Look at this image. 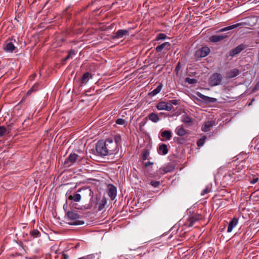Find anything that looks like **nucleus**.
Here are the masks:
<instances>
[{"mask_svg": "<svg viewBox=\"0 0 259 259\" xmlns=\"http://www.w3.org/2000/svg\"><path fill=\"white\" fill-rule=\"evenodd\" d=\"M67 220L70 221L68 223L70 225H81L84 223V222L80 220V214L76 211H68L66 213Z\"/></svg>", "mask_w": 259, "mask_h": 259, "instance_id": "f257e3e1", "label": "nucleus"}, {"mask_svg": "<svg viewBox=\"0 0 259 259\" xmlns=\"http://www.w3.org/2000/svg\"><path fill=\"white\" fill-rule=\"evenodd\" d=\"M10 133V128L5 127L3 126H0V137H3L5 135H8Z\"/></svg>", "mask_w": 259, "mask_h": 259, "instance_id": "5701e85b", "label": "nucleus"}, {"mask_svg": "<svg viewBox=\"0 0 259 259\" xmlns=\"http://www.w3.org/2000/svg\"><path fill=\"white\" fill-rule=\"evenodd\" d=\"M128 35V31L125 29L118 30L113 36V39H119L123 37L124 35Z\"/></svg>", "mask_w": 259, "mask_h": 259, "instance_id": "9d476101", "label": "nucleus"}, {"mask_svg": "<svg viewBox=\"0 0 259 259\" xmlns=\"http://www.w3.org/2000/svg\"><path fill=\"white\" fill-rule=\"evenodd\" d=\"M166 38V35L164 33H159L157 36V40L165 39Z\"/></svg>", "mask_w": 259, "mask_h": 259, "instance_id": "79ce46f5", "label": "nucleus"}, {"mask_svg": "<svg viewBox=\"0 0 259 259\" xmlns=\"http://www.w3.org/2000/svg\"><path fill=\"white\" fill-rule=\"evenodd\" d=\"M30 234L33 238L40 236V233L37 230H33L30 232Z\"/></svg>", "mask_w": 259, "mask_h": 259, "instance_id": "7c9ffc66", "label": "nucleus"}, {"mask_svg": "<svg viewBox=\"0 0 259 259\" xmlns=\"http://www.w3.org/2000/svg\"><path fill=\"white\" fill-rule=\"evenodd\" d=\"M153 163L152 162H147L145 163V167H148V166H150L151 165H152Z\"/></svg>", "mask_w": 259, "mask_h": 259, "instance_id": "09e8293b", "label": "nucleus"}, {"mask_svg": "<svg viewBox=\"0 0 259 259\" xmlns=\"http://www.w3.org/2000/svg\"><path fill=\"white\" fill-rule=\"evenodd\" d=\"M90 76V73L89 72L84 73L81 77V83L86 84L89 79Z\"/></svg>", "mask_w": 259, "mask_h": 259, "instance_id": "cd10ccee", "label": "nucleus"}, {"mask_svg": "<svg viewBox=\"0 0 259 259\" xmlns=\"http://www.w3.org/2000/svg\"><path fill=\"white\" fill-rule=\"evenodd\" d=\"M258 181V178L257 177L253 178L252 180H251L250 183L252 184L256 183Z\"/></svg>", "mask_w": 259, "mask_h": 259, "instance_id": "de8ad7c7", "label": "nucleus"}, {"mask_svg": "<svg viewBox=\"0 0 259 259\" xmlns=\"http://www.w3.org/2000/svg\"><path fill=\"white\" fill-rule=\"evenodd\" d=\"M75 52L74 51L71 50L69 52V53L68 55L66 56L65 58H64V61H66L67 60L69 59L70 58H72V56H74L75 55Z\"/></svg>", "mask_w": 259, "mask_h": 259, "instance_id": "473e14b6", "label": "nucleus"}, {"mask_svg": "<svg viewBox=\"0 0 259 259\" xmlns=\"http://www.w3.org/2000/svg\"><path fill=\"white\" fill-rule=\"evenodd\" d=\"M114 142L117 143V147H118V145L120 143L121 138L119 136H116L114 138V140H113Z\"/></svg>", "mask_w": 259, "mask_h": 259, "instance_id": "37998d69", "label": "nucleus"}, {"mask_svg": "<svg viewBox=\"0 0 259 259\" xmlns=\"http://www.w3.org/2000/svg\"><path fill=\"white\" fill-rule=\"evenodd\" d=\"M170 103H171V105H177L178 104V101L177 100H171L169 101Z\"/></svg>", "mask_w": 259, "mask_h": 259, "instance_id": "49530a36", "label": "nucleus"}, {"mask_svg": "<svg viewBox=\"0 0 259 259\" xmlns=\"http://www.w3.org/2000/svg\"><path fill=\"white\" fill-rule=\"evenodd\" d=\"M222 80V75L218 73H213L209 78V84L211 87L219 85Z\"/></svg>", "mask_w": 259, "mask_h": 259, "instance_id": "20e7f679", "label": "nucleus"}, {"mask_svg": "<svg viewBox=\"0 0 259 259\" xmlns=\"http://www.w3.org/2000/svg\"><path fill=\"white\" fill-rule=\"evenodd\" d=\"M181 63H180V62H179L177 64V66L175 69V71L176 72L177 74L179 73V72L180 70L181 69Z\"/></svg>", "mask_w": 259, "mask_h": 259, "instance_id": "a18cd8bd", "label": "nucleus"}, {"mask_svg": "<svg viewBox=\"0 0 259 259\" xmlns=\"http://www.w3.org/2000/svg\"><path fill=\"white\" fill-rule=\"evenodd\" d=\"M185 81L189 84H195L197 82V80L195 78L186 77L185 79Z\"/></svg>", "mask_w": 259, "mask_h": 259, "instance_id": "72a5a7b5", "label": "nucleus"}, {"mask_svg": "<svg viewBox=\"0 0 259 259\" xmlns=\"http://www.w3.org/2000/svg\"><path fill=\"white\" fill-rule=\"evenodd\" d=\"M229 36L227 34H223L220 35H213L209 37V40L212 42H217L221 41Z\"/></svg>", "mask_w": 259, "mask_h": 259, "instance_id": "0eeeda50", "label": "nucleus"}, {"mask_svg": "<svg viewBox=\"0 0 259 259\" xmlns=\"http://www.w3.org/2000/svg\"><path fill=\"white\" fill-rule=\"evenodd\" d=\"M38 84H34L32 88L27 92V95H30L33 91H36L38 89Z\"/></svg>", "mask_w": 259, "mask_h": 259, "instance_id": "e433bc0d", "label": "nucleus"}, {"mask_svg": "<svg viewBox=\"0 0 259 259\" xmlns=\"http://www.w3.org/2000/svg\"><path fill=\"white\" fill-rule=\"evenodd\" d=\"M79 259H89V255L81 257L79 258Z\"/></svg>", "mask_w": 259, "mask_h": 259, "instance_id": "3c124183", "label": "nucleus"}, {"mask_svg": "<svg viewBox=\"0 0 259 259\" xmlns=\"http://www.w3.org/2000/svg\"><path fill=\"white\" fill-rule=\"evenodd\" d=\"M167 146L165 144H162L159 145L158 149V152L159 154L166 155L168 153Z\"/></svg>", "mask_w": 259, "mask_h": 259, "instance_id": "f3484780", "label": "nucleus"}, {"mask_svg": "<svg viewBox=\"0 0 259 259\" xmlns=\"http://www.w3.org/2000/svg\"><path fill=\"white\" fill-rule=\"evenodd\" d=\"M109 155H112L118 151L117 144L112 139H107L105 141Z\"/></svg>", "mask_w": 259, "mask_h": 259, "instance_id": "7ed1b4c3", "label": "nucleus"}, {"mask_svg": "<svg viewBox=\"0 0 259 259\" xmlns=\"http://www.w3.org/2000/svg\"><path fill=\"white\" fill-rule=\"evenodd\" d=\"M77 192H81L82 195L85 196L89 195V196L92 197L93 196V192L89 187H83L80 189H79L77 191Z\"/></svg>", "mask_w": 259, "mask_h": 259, "instance_id": "ddd939ff", "label": "nucleus"}, {"mask_svg": "<svg viewBox=\"0 0 259 259\" xmlns=\"http://www.w3.org/2000/svg\"><path fill=\"white\" fill-rule=\"evenodd\" d=\"M15 48V47L14 46V44L11 42H8L5 47V50H6V51L10 52H13Z\"/></svg>", "mask_w": 259, "mask_h": 259, "instance_id": "c85d7f7f", "label": "nucleus"}, {"mask_svg": "<svg viewBox=\"0 0 259 259\" xmlns=\"http://www.w3.org/2000/svg\"><path fill=\"white\" fill-rule=\"evenodd\" d=\"M125 120L122 118H118L116 120V123L119 125H123L125 123Z\"/></svg>", "mask_w": 259, "mask_h": 259, "instance_id": "c03bdc74", "label": "nucleus"}, {"mask_svg": "<svg viewBox=\"0 0 259 259\" xmlns=\"http://www.w3.org/2000/svg\"><path fill=\"white\" fill-rule=\"evenodd\" d=\"M182 122L191 125L193 122V119L188 115H184L182 117Z\"/></svg>", "mask_w": 259, "mask_h": 259, "instance_id": "bb28decb", "label": "nucleus"}, {"mask_svg": "<svg viewBox=\"0 0 259 259\" xmlns=\"http://www.w3.org/2000/svg\"><path fill=\"white\" fill-rule=\"evenodd\" d=\"M165 108L166 111H170L174 109V107L172 105H171V103H170L169 102H166V106Z\"/></svg>", "mask_w": 259, "mask_h": 259, "instance_id": "f704fd0d", "label": "nucleus"}, {"mask_svg": "<svg viewBox=\"0 0 259 259\" xmlns=\"http://www.w3.org/2000/svg\"><path fill=\"white\" fill-rule=\"evenodd\" d=\"M79 156L75 153L71 154L65 160V163L69 164L70 165L77 160Z\"/></svg>", "mask_w": 259, "mask_h": 259, "instance_id": "9b49d317", "label": "nucleus"}, {"mask_svg": "<svg viewBox=\"0 0 259 259\" xmlns=\"http://www.w3.org/2000/svg\"><path fill=\"white\" fill-rule=\"evenodd\" d=\"M106 203L107 200L106 198L103 197L101 200H99L98 202L96 203V208H97L98 210L100 211L105 207Z\"/></svg>", "mask_w": 259, "mask_h": 259, "instance_id": "2eb2a0df", "label": "nucleus"}, {"mask_svg": "<svg viewBox=\"0 0 259 259\" xmlns=\"http://www.w3.org/2000/svg\"><path fill=\"white\" fill-rule=\"evenodd\" d=\"M69 200H74L75 202H79L81 200V195L78 193H74L68 197Z\"/></svg>", "mask_w": 259, "mask_h": 259, "instance_id": "4be33fe9", "label": "nucleus"}, {"mask_svg": "<svg viewBox=\"0 0 259 259\" xmlns=\"http://www.w3.org/2000/svg\"><path fill=\"white\" fill-rule=\"evenodd\" d=\"M210 191V187L209 186L206 187V188L202 191L201 195L203 196Z\"/></svg>", "mask_w": 259, "mask_h": 259, "instance_id": "ea45409f", "label": "nucleus"}, {"mask_svg": "<svg viewBox=\"0 0 259 259\" xmlns=\"http://www.w3.org/2000/svg\"><path fill=\"white\" fill-rule=\"evenodd\" d=\"M163 85L162 83H159L157 88L149 93V95L151 96H155L158 94L161 90Z\"/></svg>", "mask_w": 259, "mask_h": 259, "instance_id": "b1692460", "label": "nucleus"}, {"mask_svg": "<svg viewBox=\"0 0 259 259\" xmlns=\"http://www.w3.org/2000/svg\"><path fill=\"white\" fill-rule=\"evenodd\" d=\"M150 184L154 188H157L160 185V183L159 181H152Z\"/></svg>", "mask_w": 259, "mask_h": 259, "instance_id": "a19ab883", "label": "nucleus"}, {"mask_svg": "<svg viewBox=\"0 0 259 259\" xmlns=\"http://www.w3.org/2000/svg\"><path fill=\"white\" fill-rule=\"evenodd\" d=\"M246 24V23H245V22L238 23L237 24H233V25H230L229 26H227V27L223 28L220 29L218 31V32H224V31H226L230 30L235 29L236 28H237L238 27L245 25Z\"/></svg>", "mask_w": 259, "mask_h": 259, "instance_id": "1a4fd4ad", "label": "nucleus"}, {"mask_svg": "<svg viewBox=\"0 0 259 259\" xmlns=\"http://www.w3.org/2000/svg\"><path fill=\"white\" fill-rule=\"evenodd\" d=\"M238 223V220L236 218H233L229 222L228 229L227 232L230 233L233 229L236 226Z\"/></svg>", "mask_w": 259, "mask_h": 259, "instance_id": "4468645a", "label": "nucleus"}, {"mask_svg": "<svg viewBox=\"0 0 259 259\" xmlns=\"http://www.w3.org/2000/svg\"><path fill=\"white\" fill-rule=\"evenodd\" d=\"M239 70L237 69H233L227 73L226 76L228 78H233L239 74Z\"/></svg>", "mask_w": 259, "mask_h": 259, "instance_id": "a211bd4d", "label": "nucleus"}, {"mask_svg": "<svg viewBox=\"0 0 259 259\" xmlns=\"http://www.w3.org/2000/svg\"><path fill=\"white\" fill-rule=\"evenodd\" d=\"M201 219V216L199 214H195L190 217L188 220L187 225L189 227H192L196 222Z\"/></svg>", "mask_w": 259, "mask_h": 259, "instance_id": "6e6552de", "label": "nucleus"}, {"mask_svg": "<svg viewBox=\"0 0 259 259\" xmlns=\"http://www.w3.org/2000/svg\"><path fill=\"white\" fill-rule=\"evenodd\" d=\"M68 258H69V256H68V255L65 254H63L62 255V259H68Z\"/></svg>", "mask_w": 259, "mask_h": 259, "instance_id": "8fccbe9b", "label": "nucleus"}, {"mask_svg": "<svg viewBox=\"0 0 259 259\" xmlns=\"http://www.w3.org/2000/svg\"><path fill=\"white\" fill-rule=\"evenodd\" d=\"M199 97L206 102L213 103V102H215L217 101L216 98L206 96L203 95L200 93H199Z\"/></svg>", "mask_w": 259, "mask_h": 259, "instance_id": "aec40b11", "label": "nucleus"}, {"mask_svg": "<svg viewBox=\"0 0 259 259\" xmlns=\"http://www.w3.org/2000/svg\"><path fill=\"white\" fill-rule=\"evenodd\" d=\"M210 51V50L208 47H202L196 52L195 56L198 58L205 57L209 54Z\"/></svg>", "mask_w": 259, "mask_h": 259, "instance_id": "39448f33", "label": "nucleus"}, {"mask_svg": "<svg viewBox=\"0 0 259 259\" xmlns=\"http://www.w3.org/2000/svg\"><path fill=\"white\" fill-rule=\"evenodd\" d=\"M148 117L150 120L154 123L157 122L160 119L157 114L154 113L149 114Z\"/></svg>", "mask_w": 259, "mask_h": 259, "instance_id": "393cba45", "label": "nucleus"}, {"mask_svg": "<svg viewBox=\"0 0 259 259\" xmlns=\"http://www.w3.org/2000/svg\"><path fill=\"white\" fill-rule=\"evenodd\" d=\"M245 46L241 44L234 49H233L232 50H231L230 52V56H234L239 53H240L242 50H243L245 49Z\"/></svg>", "mask_w": 259, "mask_h": 259, "instance_id": "f8f14e48", "label": "nucleus"}, {"mask_svg": "<svg viewBox=\"0 0 259 259\" xmlns=\"http://www.w3.org/2000/svg\"><path fill=\"white\" fill-rule=\"evenodd\" d=\"M206 139L205 137H203L200 139L197 142V144L198 147H201L203 145L204 141Z\"/></svg>", "mask_w": 259, "mask_h": 259, "instance_id": "58836bf2", "label": "nucleus"}, {"mask_svg": "<svg viewBox=\"0 0 259 259\" xmlns=\"http://www.w3.org/2000/svg\"><path fill=\"white\" fill-rule=\"evenodd\" d=\"M165 102H160L156 105V108L158 110H165Z\"/></svg>", "mask_w": 259, "mask_h": 259, "instance_id": "c756f323", "label": "nucleus"}, {"mask_svg": "<svg viewBox=\"0 0 259 259\" xmlns=\"http://www.w3.org/2000/svg\"><path fill=\"white\" fill-rule=\"evenodd\" d=\"M170 46V44L168 42H165L161 45L158 46L156 48V50L157 52H160L163 49H168Z\"/></svg>", "mask_w": 259, "mask_h": 259, "instance_id": "6ab92c4d", "label": "nucleus"}, {"mask_svg": "<svg viewBox=\"0 0 259 259\" xmlns=\"http://www.w3.org/2000/svg\"><path fill=\"white\" fill-rule=\"evenodd\" d=\"M89 259H100V253L89 254Z\"/></svg>", "mask_w": 259, "mask_h": 259, "instance_id": "c9c22d12", "label": "nucleus"}, {"mask_svg": "<svg viewBox=\"0 0 259 259\" xmlns=\"http://www.w3.org/2000/svg\"><path fill=\"white\" fill-rule=\"evenodd\" d=\"M174 169V166L172 165H168L163 169L164 174L171 172Z\"/></svg>", "mask_w": 259, "mask_h": 259, "instance_id": "2f4dec72", "label": "nucleus"}, {"mask_svg": "<svg viewBox=\"0 0 259 259\" xmlns=\"http://www.w3.org/2000/svg\"><path fill=\"white\" fill-rule=\"evenodd\" d=\"M176 134L179 136H183L187 133L186 131L182 126H178L175 130Z\"/></svg>", "mask_w": 259, "mask_h": 259, "instance_id": "412c9836", "label": "nucleus"}, {"mask_svg": "<svg viewBox=\"0 0 259 259\" xmlns=\"http://www.w3.org/2000/svg\"><path fill=\"white\" fill-rule=\"evenodd\" d=\"M161 135L162 137L165 138L166 140H169L172 137L171 132L168 130L163 131Z\"/></svg>", "mask_w": 259, "mask_h": 259, "instance_id": "a878e982", "label": "nucleus"}, {"mask_svg": "<svg viewBox=\"0 0 259 259\" xmlns=\"http://www.w3.org/2000/svg\"><path fill=\"white\" fill-rule=\"evenodd\" d=\"M149 155V152L147 150H145L142 153V160H146Z\"/></svg>", "mask_w": 259, "mask_h": 259, "instance_id": "4c0bfd02", "label": "nucleus"}, {"mask_svg": "<svg viewBox=\"0 0 259 259\" xmlns=\"http://www.w3.org/2000/svg\"><path fill=\"white\" fill-rule=\"evenodd\" d=\"M254 101V99H252L251 100V101H250V102L248 104V106H250L252 105L253 102Z\"/></svg>", "mask_w": 259, "mask_h": 259, "instance_id": "603ef678", "label": "nucleus"}, {"mask_svg": "<svg viewBox=\"0 0 259 259\" xmlns=\"http://www.w3.org/2000/svg\"><path fill=\"white\" fill-rule=\"evenodd\" d=\"M108 194L112 200H114L117 195V189L112 184L108 185Z\"/></svg>", "mask_w": 259, "mask_h": 259, "instance_id": "423d86ee", "label": "nucleus"}, {"mask_svg": "<svg viewBox=\"0 0 259 259\" xmlns=\"http://www.w3.org/2000/svg\"><path fill=\"white\" fill-rule=\"evenodd\" d=\"M214 125V123L212 121H208L205 122L201 127V130L203 132H206L210 131V129Z\"/></svg>", "mask_w": 259, "mask_h": 259, "instance_id": "dca6fc26", "label": "nucleus"}, {"mask_svg": "<svg viewBox=\"0 0 259 259\" xmlns=\"http://www.w3.org/2000/svg\"><path fill=\"white\" fill-rule=\"evenodd\" d=\"M96 151L99 156H105L108 154L105 141H99L97 142L96 146Z\"/></svg>", "mask_w": 259, "mask_h": 259, "instance_id": "f03ea898", "label": "nucleus"}, {"mask_svg": "<svg viewBox=\"0 0 259 259\" xmlns=\"http://www.w3.org/2000/svg\"><path fill=\"white\" fill-rule=\"evenodd\" d=\"M79 245H80V243H77L75 245V248H78V247L79 246Z\"/></svg>", "mask_w": 259, "mask_h": 259, "instance_id": "864d4df0", "label": "nucleus"}]
</instances>
